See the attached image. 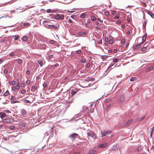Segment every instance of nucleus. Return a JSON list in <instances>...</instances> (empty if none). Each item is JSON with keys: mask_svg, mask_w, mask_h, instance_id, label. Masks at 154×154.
Returning a JSON list of instances; mask_svg holds the SVG:
<instances>
[{"mask_svg": "<svg viewBox=\"0 0 154 154\" xmlns=\"http://www.w3.org/2000/svg\"><path fill=\"white\" fill-rule=\"evenodd\" d=\"M87 134L88 136L90 137L94 140L97 138V136L95 133L91 130H88V131L87 132Z\"/></svg>", "mask_w": 154, "mask_h": 154, "instance_id": "nucleus-1", "label": "nucleus"}, {"mask_svg": "<svg viewBox=\"0 0 154 154\" xmlns=\"http://www.w3.org/2000/svg\"><path fill=\"white\" fill-rule=\"evenodd\" d=\"M111 133V132L110 130H104L103 131H101L100 137H103L106 135L110 134Z\"/></svg>", "mask_w": 154, "mask_h": 154, "instance_id": "nucleus-2", "label": "nucleus"}, {"mask_svg": "<svg viewBox=\"0 0 154 154\" xmlns=\"http://www.w3.org/2000/svg\"><path fill=\"white\" fill-rule=\"evenodd\" d=\"M14 121V120L12 118L6 119L3 120V122L8 124H10L13 122Z\"/></svg>", "mask_w": 154, "mask_h": 154, "instance_id": "nucleus-3", "label": "nucleus"}, {"mask_svg": "<svg viewBox=\"0 0 154 154\" xmlns=\"http://www.w3.org/2000/svg\"><path fill=\"white\" fill-rule=\"evenodd\" d=\"M55 18L57 20H63L64 18V16L63 14H57L55 16Z\"/></svg>", "mask_w": 154, "mask_h": 154, "instance_id": "nucleus-4", "label": "nucleus"}, {"mask_svg": "<svg viewBox=\"0 0 154 154\" xmlns=\"http://www.w3.org/2000/svg\"><path fill=\"white\" fill-rule=\"evenodd\" d=\"M109 146V143L100 144L97 146V148H104L108 146Z\"/></svg>", "mask_w": 154, "mask_h": 154, "instance_id": "nucleus-5", "label": "nucleus"}, {"mask_svg": "<svg viewBox=\"0 0 154 154\" xmlns=\"http://www.w3.org/2000/svg\"><path fill=\"white\" fill-rule=\"evenodd\" d=\"M79 90L77 88H74L71 90V94L72 96H73Z\"/></svg>", "mask_w": 154, "mask_h": 154, "instance_id": "nucleus-6", "label": "nucleus"}, {"mask_svg": "<svg viewBox=\"0 0 154 154\" xmlns=\"http://www.w3.org/2000/svg\"><path fill=\"white\" fill-rule=\"evenodd\" d=\"M78 136V134L74 133H73L72 134H70L69 135V137L70 138H71L72 139H75V137L76 136Z\"/></svg>", "mask_w": 154, "mask_h": 154, "instance_id": "nucleus-7", "label": "nucleus"}, {"mask_svg": "<svg viewBox=\"0 0 154 154\" xmlns=\"http://www.w3.org/2000/svg\"><path fill=\"white\" fill-rule=\"evenodd\" d=\"M147 37V34H146L144 35L142 37V42L140 43V44H142L143 43H144L146 40V38Z\"/></svg>", "mask_w": 154, "mask_h": 154, "instance_id": "nucleus-8", "label": "nucleus"}, {"mask_svg": "<svg viewBox=\"0 0 154 154\" xmlns=\"http://www.w3.org/2000/svg\"><path fill=\"white\" fill-rule=\"evenodd\" d=\"M49 29H57V26L54 25H49V26L48 27Z\"/></svg>", "mask_w": 154, "mask_h": 154, "instance_id": "nucleus-9", "label": "nucleus"}, {"mask_svg": "<svg viewBox=\"0 0 154 154\" xmlns=\"http://www.w3.org/2000/svg\"><path fill=\"white\" fill-rule=\"evenodd\" d=\"M141 47L140 44H138L136 45L135 46L133 47V49L134 50H137Z\"/></svg>", "mask_w": 154, "mask_h": 154, "instance_id": "nucleus-10", "label": "nucleus"}, {"mask_svg": "<svg viewBox=\"0 0 154 154\" xmlns=\"http://www.w3.org/2000/svg\"><path fill=\"white\" fill-rule=\"evenodd\" d=\"M133 121V120L132 119H130L128 121H127L125 125V126H127L129 125L130 124H131Z\"/></svg>", "mask_w": 154, "mask_h": 154, "instance_id": "nucleus-11", "label": "nucleus"}, {"mask_svg": "<svg viewBox=\"0 0 154 154\" xmlns=\"http://www.w3.org/2000/svg\"><path fill=\"white\" fill-rule=\"evenodd\" d=\"M20 113L22 115H25L26 114V112L25 109H22L20 110Z\"/></svg>", "mask_w": 154, "mask_h": 154, "instance_id": "nucleus-12", "label": "nucleus"}, {"mask_svg": "<svg viewBox=\"0 0 154 154\" xmlns=\"http://www.w3.org/2000/svg\"><path fill=\"white\" fill-rule=\"evenodd\" d=\"M37 89L36 86H32L31 88V91L32 92H35Z\"/></svg>", "mask_w": 154, "mask_h": 154, "instance_id": "nucleus-13", "label": "nucleus"}, {"mask_svg": "<svg viewBox=\"0 0 154 154\" xmlns=\"http://www.w3.org/2000/svg\"><path fill=\"white\" fill-rule=\"evenodd\" d=\"M6 116V115L5 113L2 112H0V117L2 119L5 117Z\"/></svg>", "mask_w": 154, "mask_h": 154, "instance_id": "nucleus-14", "label": "nucleus"}, {"mask_svg": "<svg viewBox=\"0 0 154 154\" xmlns=\"http://www.w3.org/2000/svg\"><path fill=\"white\" fill-rule=\"evenodd\" d=\"M147 22V21L146 20H145V21L143 23V28L144 29L145 28L146 23Z\"/></svg>", "mask_w": 154, "mask_h": 154, "instance_id": "nucleus-15", "label": "nucleus"}, {"mask_svg": "<svg viewBox=\"0 0 154 154\" xmlns=\"http://www.w3.org/2000/svg\"><path fill=\"white\" fill-rule=\"evenodd\" d=\"M147 13L151 16L152 18H154V15L153 13L150 11H149Z\"/></svg>", "mask_w": 154, "mask_h": 154, "instance_id": "nucleus-16", "label": "nucleus"}, {"mask_svg": "<svg viewBox=\"0 0 154 154\" xmlns=\"http://www.w3.org/2000/svg\"><path fill=\"white\" fill-rule=\"evenodd\" d=\"M13 38H14V40H17L19 38V36L18 35H16L12 36Z\"/></svg>", "mask_w": 154, "mask_h": 154, "instance_id": "nucleus-17", "label": "nucleus"}, {"mask_svg": "<svg viewBox=\"0 0 154 154\" xmlns=\"http://www.w3.org/2000/svg\"><path fill=\"white\" fill-rule=\"evenodd\" d=\"M38 63L40 64V66H42L43 65V61L42 60H39L38 61Z\"/></svg>", "mask_w": 154, "mask_h": 154, "instance_id": "nucleus-18", "label": "nucleus"}, {"mask_svg": "<svg viewBox=\"0 0 154 154\" xmlns=\"http://www.w3.org/2000/svg\"><path fill=\"white\" fill-rule=\"evenodd\" d=\"M46 12L48 13H54V11L53 10H51V9H48L46 11Z\"/></svg>", "mask_w": 154, "mask_h": 154, "instance_id": "nucleus-19", "label": "nucleus"}, {"mask_svg": "<svg viewBox=\"0 0 154 154\" xmlns=\"http://www.w3.org/2000/svg\"><path fill=\"white\" fill-rule=\"evenodd\" d=\"M95 152L96 151L94 150H91L89 151V154H93L95 153Z\"/></svg>", "mask_w": 154, "mask_h": 154, "instance_id": "nucleus-20", "label": "nucleus"}, {"mask_svg": "<svg viewBox=\"0 0 154 154\" xmlns=\"http://www.w3.org/2000/svg\"><path fill=\"white\" fill-rule=\"evenodd\" d=\"M51 23L50 21L49 20H44L43 22V23Z\"/></svg>", "mask_w": 154, "mask_h": 154, "instance_id": "nucleus-21", "label": "nucleus"}, {"mask_svg": "<svg viewBox=\"0 0 154 154\" xmlns=\"http://www.w3.org/2000/svg\"><path fill=\"white\" fill-rule=\"evenodd\" d=\"M136 78L135 77H132L130 79V81L131 82L134 81H136Z\"/></svg>", "mask_w": 154, "mask_h": 154, "instance_id": "nucleus-22", "label": "nucleus"}, {"mask_svg": "<svg viewBox=\"0 0 154 154\" xmlns=\"http://www.w3.org/2000/svg\"><path fill=\"white\" fill-rule=\"evenodd\" d=\"M9 94V92L8 91H6L3 94V95L4 96H7Z\"/></svg>", "mask_w": 154, "mask_h": 154, "instance_id": "nucleus-23", "label": "nucleus"}, {"mask_svg": "<svg viewBox=\"0 0 154 154\" xmlns=\"http://www.w3.org/2000/svg\"><path fill=\"white\" fill-rule=\"evenodd\" d=\"M86 62V58L83 59L81 61L82 63H85Z\"/></svg>", "mask_w": 154, "mask_h": 154, "instance_id": "nucleus-24", "label": "nucleus"}, {"mask_svg": "<svg viewBox=\"0 0 154 154\" xmlns=\"http://www.w3.org/2000/svg\"><path fill=\"white\" fill-rule=\"evenodd\" d=\"M91 19L92 21H94L96 19V18L95 17L92 16L91 17Z\"/></svg>", "mask_w": 154, "mask_h": 154, "instance_id": "nucleus-25", "label": "nucleus"}, {"mask_svg": "<svg viewBox=\"0 0 154 154\" xmlns=\"http://www.w3.org/2000/svg\"><path fill=\"white\" fill-rule=\"evenodd\" d=\"M119 60V59H118L117 58H115L114 59H113V62L114 63H116Z\"/></svg>", "mask_w": 154, "mask_h": 154, "instance_id": "nucleus-26", "label": "nucleus"}, {"mask_svg": "<svg viewBox=\"0 0 154 154\" xmlns=\"http://www.w3.org/2000/svg\"><path fill=\"white\" fill-rule=\"evenodd\" d=\"M22 40L26 41L27 40V38L26 36H24L22 38Z\"/></svg>", "mask_w": 154, "mask_h": 154, "instance_id": "nucleus-27", "label": "nucleus"}, {"mask_svg": "<svg viewBox=\"0 0 154 154\" xmlns=\"http://www.w3.org/2000/svg\"><path fill=\"white\" fill-rule=\"evenodd\" d=\"M147 50V48L146 47L143 48L141 49V51H143L145 52Z\"/></svg>", "mask_w": 154, "mask_h": 154, "instance_id": "nucleus-28", "label": "nucleus"}, {"mask_svg": "<svg viewBox=\"0 0 154 154\" xmlns=\"http://www.w3.org/2000/svg\"><path fill=\"white\" fill-rule=\"evenodd\" d=\"M111 99L110 98H108L105 100V102L106 103H108L110 102L111 101Z\"/></svg>", "mask_w": 154, "mask_h": 154, "instance_id": "nucleus-29", "label": "nucleus"}, {"mask_svg": "<svg viewBox=\"0 0 154 154\" xmlns=\"http://www.w3.org/2000/svg\"><path fill=\"white\" fill-rule=\"evenodd\" d=\"M85 14H84V13H83L82 14L80 15V17L82 18H84L85 17Z\"/></svg>", "mask_w": 154, "mask_h": 154, "instance_id": "nucleus-30", "label": "nucleus"}, {"mask_svg": "<svg viewBox=\"0 0 154 154\" xmlns=\"http://www.w3.org/2000/svg\"><path fill=\"white\" fill-rule=\"evenodd\" d=\"M15 127L14 126L11 125L9 126V129L11 130H13L14 129Z\"/></svg>", "mask_w": 154, "mask_h": 154, "instance_id": "nucleus-31", "label": "nucleus"}, {"mask_svg": "<svg viewBox=\"0 0 154 154\" xmlns=\"http://www.w3.org/2000/svg\"><path fill=\"white\" fill-rule=\"evenodd\" d=\"M23 61L22 60L20 59H18V63L19 64H21L22 63Z\"/></svg>", "mask_w": 154, "mask_h": 154, "instance_id": "nucleus-32", "label": "nucleus"}, {"mask_svg": "<svg viewBox=\"0 0 154 154\" xmlns=\"http://www.w3.org/2000/svg\"><path fill=\"white\" fill-rule=\"evenodd\" d=\"M19 101L17 100L16 101H11V103L12 104L14 103H19Z\"/></svg>", "mask_w": 154, "mask_h": 154, "instance_id": "nucleus-33", "label": "nucleus"}, {"mask_svg": "<svg viewBox=\"0 0 154 154\" xmlns=\"http://www.w3.org/2000/svg\"><path fill=\"white\" fill-rule=\"evenodd\" d=\"M9 54L10 56L12 57L14 56L15 55L14 53L13 52H11Z\"/></svg>", "mask_w": 154, "mask_h": 154, "instance_id": "nucleus-34", "label": "nucleus"}, {"mask_svg": "<svg viewBox=\"0 0 154 154\" xmlns=\"http://www.w3.org/2000/svg\"><path fill=\"white\" fill-rule=\"evenodd\" d=\"M44 25V26L46 28H48V27L49 26V25H48L47 24H46V23H44V24H43Z\"/></svg>", "mask_w": 154, "mask_h": 154, "instance_id": "nucleus-35", "label": "nucleus"}, {"mask_svg": "<svg viewBox=\"0 0 154 154\" xmlns=\"http://www.w3.org/2000/svg\"><path fill=\"white\" fill-rule=\"evenodd\" d=\"M111 106V105L110 104H109L106 107V110H108L109 109V108Z\"/></svg>", "mask_w": 154, "mask_h": 154, "instance_id": "nucleus-36", "label": "nucleus"}, {"mask_svg": "<svg viewBox=\"0 0 154 154\" xmlns=\"http://www.w3.org/2000/svg\"><path fill=\"white\" fill-rule=\"evenodd\" d=\"M25 126V124H20L19 125L20 127H24V126Z\"/></svg>", "mask_w": 154, "mask_h": 154, "instance_id": "nucleus-37", "label": "nucleus"}, {"mask_svg": "<svg viewBox=\"0 0 154 154\" xmlns=\"http://www.w3.org/2000/svg\"><path fill=\"white\" fill-rule=\"evenodd\" d=\"M122 22L120 20H118L116 22V23L117 24H120Z\"/></svg>", "mask_w": 154, "mask_h": 154, "instance_id": "nucleus-38", "label": "nucleus"}, {"mask_svg": "<svg viewBox=\"0 0 154 154\" xmlns=\"http://www.w3.org/2000/svg\"><path fill=\"white\" fill-rule=\"evenodd\" d=\"M142 149V148L140 147H139L137 149V150L138 151H140Z\"/></svg>", "mask_w": 154, "mask_h": 154, "instance_id": "nucleus-39", "label": "nucleus"}, {"mask_svg": "<svg viewBox=\"0 0 154 154\" xmlns=\"http://www.w3.org/2000/svg\"><path fill=\"white\" fill-rule=\"evenodd\" d=\"M97 20L101 23H102L103 22V20H100V19L99 18H98Z\"/></svg>", "mask_w": 154, "mask_h": 154, "instance_id": "nucleus-40", "label": "nucleus"}, {"mask_svg": "<svg viewBox=\"0 0 154 154\" xmlns=\"http://www.w3.org/2000/svg\"><path fill=\"white\" fill-rule=\"evenodd\" d=\"M107 57V55H103L102 56V59H104L106 58Z\"/></svg>", "mask_w": 154, "mask_h": 154, "instance_id": "nucleus-41", "label": "nucleus"}, {"mask_svg": "<svg viewBox=\"0 0 154 154\" xmlns=\"http://www.w3.org/2000/svg\"><path fill=\"white\" fill-rule=\"evenodd\" d=\"M26 93V91L24 90H22L21 91V93L22 94H24Z\"/></svg>", "mask_w": 154, "mask_h": 154, "instance_id": "nucleus-42", "label": "nucleus"}, {"mask_svg": "<svg viewBox=\"0 0 154 154\" xmlns=\"http://www.w3.org/2000/svg\"><path fill=\"white\" fill-rule=\"evenodd\" d=\"M30 83V81L29 80H27L26 82V84L28 85Z\"/></svg>", "mask_w": 154, "mask_h": 154, "instance_id": "nucleus-43", "label": "nucleus"}, {"mask_svg": "<svg viewBox=\"0 0 154 154\" xmlns=\"http://www.w3.org/2000/svg\"><path fill=\"white\" fill-rule=\"evenodd\" d=\"M16 89L17 90H18L20 88V86L19 85H17L16 86Z\"/></svg>", "mask_w": 154, "mask_h": 154, "instance_id": "nucleus-44", "label": "nucleus"}, {"mask_svg": "<svg viewBox=\"0 0 154 154\" xmlns=\"http://www.w3.org/2000/svg\"><path fill=\"white\" fill-rule=\"evenodd\" d=\"M105 14L106 16H108L109 14V13L108 11H106L105 12Z\"/></svg>", "mask_w": 154, "mask_h": 154, "instance_id": "nucleus-45", "label": "nucleus"}, {"mask_svg": "<svg viewBox=\"0 0 154 154\" xmlns=\"http://www.w3.org/2000/svg\"><path fill=\"white\" fill-rule=\"evenodd\" d=\"M43 87H44L46 88V86H47V84H46V83H44L43 84Z\"/></svg>", "mask_w": 154, "mask_h": 154, "instance_id": "nucleus-46", "label": "nucleus"}, {"mask_svg": "<svg viewBox=\"0 0 154 154\" xmlns=\"http://www.w3.org/2000/svg\"><path fill=\"white\" fill-rule=\"evenodd\" d=\"M154 129V127H153L152 128H151L150 129V130L151 131V132H153V130Z\"/></svg>", "mask_w": 154, "mask_h": 154, "instance_id": "nucleus-47", "label": "nucleus"}, {"mask_svg": "<svg viewBox=\"0 0 154 154\" xmlns=\"http://www.w3.org/2000/svg\"><path fill=\"white\" fill-rule=\"evenodd\" d=\"M54 41L53 40H51L50 41V43L51 44H53L54 43Z\"/></svg>", "mask_w": 154, "mask_h": 154, "instance_id": "nucleus-48", "label": "nucleus"}, {"mask_svg": "<svg viewBox=\"0 0 154 154\" xmlns=\"http://www.w3.org/2000/svg\"><path fill=\"white\" fill-rule=\"evenodd\" d=\"M81 52V51L80 50H78L76 51V53L77 54H80Z\"/></svg>", "mask_w": 154, "mask_h": 154, "instance_id": "nucleus-49", "label": "nucleus"}, {"mask_svg": "<svg viewBox=\"0 0 154 154\" xmlns=\"http://www.w3.org/2000/svg\"><path fill=\"white\" fill-rule=\"evenodd\" d=\"M29 24L28 23H25L23 24V25L25 26H27Z\"/></svg>", "mask_w": 154, "mask_h": 154, "instance_id": "nucleus-50", "label": "nucleus"}, {"mask_svg": "<svg viewBox=\"0 0 154 154\" xmlns=\"http://www.w3.org/2000/svg\"><path fill=\"white\" fill-rule=\"evenodd\" d=\"M119 15H116L115 17V18L116 19H118L119 18Z\"/></svg>", "mask_w": 154, "mask_h": 154, "instance_id": "nucleus-51", "label": "nucleus"}, {"mask_svg": "<svg viewBox=\"0 0 154 154\" xmlns=\"http://www.w3.org/2000/svg\"><path fill=\"white\" fill-rule=\"evenodd\" d=\"M3 139L0 138V145L2 143L3 141Z\"/></svg>", "mask_w": 154, "mask_h": 154, "instance_id": "nucleus-52", "label": "nucleus"}, {"mask_svg": "<svg viewBox=\"0 0 154 154\" xmlns=\"http://www.w3.org/2000/svg\"><path fill=\"white\" fill-rule=\"evenodd\" d=\"M105 41L106 42H108L109 41V39L108 38H106L105 39Z\"/></svg>", "mask_w": 154, "mask_h": 154, "instance_id": "nucleus-53", "label": "nucleus"}, {"mask_svg": "<svg viewBox=\"0 0 154 154\" xmlns=\"http://www.w3.org/2000/svg\"><path fill=\"white\" fill-rule=\"evenodd\" d=\"M53 55H50L49 56V58L50 59H51L53 58Z\"/></svg>", "mask_w": 154, "mask_h": 154, "instance_id": "nucleus-54", "label": "nucleus"}, {"mask_svg": "<svg viewBox=\"0 0 154 154\" xmlns=\"http://www.w3.org/2000/svg\"><path fill=\"white\" fill-rule=\"evenodd\" d=\"M8 71L6 69L4 71V72L5 74H7L8 73Z\"/></svg>", "mask_w": 154, "mask_h": 154, "instance_id": "nucleus-55", "label": "nucleus"}, {"mask_svg": "<svg viewBox=\"0 0 154 154\" xmlns=\"http://www.w3.org/2000/svg\"><path fill=\"white\" fill-rule=\"evenodd\" d=\"M125 40L124 39H122V44H124L125 43Z\"/></svg>", "mask_w": 154, "mask_h": 154, "instance_id": "nucleus-56", "label": "nucleus"}, {"mask_svg": "<svg viewBox=\"0 0 154 154\" xmlns=\"http://www.w3.org/2000/svg\"><path fill=\"white\" fill-rule=\"evenodd\" d=\"M78 35H80V36H81L82 35V32H79V33H78Z\"/></svg>", "mask_w": 154, "mask_h": 154, "instance_id": "nucleus-57", "label": "nucleus"}, {"mask_svg": "<svg viewBox=\"0 0 154 154\" xmlns=\"http://www.w3.org/2000/svg\"><path fill=\"white\" fill-rule=\"evenodd\" d=\"M116 13V12L115 11H112V14L113 15H114Z\"/></svg>", "mask_w": 154, "mask_h": 154, "instance_id": "nucleus-58", "label": "nucleus"}, {"mask_svg": "<svg viewBox=\"0 0 154 154\" xmlns=\"http://www.w3.org/2000/svg\"><path fill=\"white\" fill-rule=\"evenodd\" d=\"M5 112L7 113H10L11 112L9 110H5Z\"/></svg>", "mask_w": 154, "mask_h": 154, "instance_id": "nucleus-59", "label": "nucleus"}, {"mask_svg": "<svg viewBox=\"0 0 154 154\" xmlns=\"http://www.w3.org/2000/svg\"><path fill=\"white\" fill-rule=\"evenodd\" d=\"M16 82L15 81H13L12 82V85H15V84Z\"/></svg>", "mask_w": 154, "mask_h": 154, "instance_id": "nucleus-60", "label": "nucleus"}, {"mask_svg": "<svg viewBox=\"0 0 154 154\" xmlns=\"http://www.w3.org/2000/svg\"><path fill=\"white\" fill-rule=\"evenodd\" d=\"M30 71L29 70H27L26 72V73L27 75L29 74V73H30Z\"/></svg>", "mask_w": 154, "mask_h": 154, "instance_id": "nucleus-61", "label": "nucleus"}, {"mask_svg": "<svg viewBox=\"0 0 154 154\" xmlns=\"http://www.w3.org/2000/svg\"><path fill=\"white\" fill-rule=\"evenodd\" d=\"M12 90L14 91L16 89V88L14 87H12Z\"/></svg>", "mask_w": 154, "mask_h": 154, "instance_id": "nucleus-62", "label": "nucleus"}, {"mask_svg": "<svg viewBox=\"0 0 154 154\" xmlns=\"http://www.w3.org/2000/svg\"><path fill=\"white\" fill-rule=\"evenodd\" d=\"M90 66V64L89 63H88L87 65H86V66L87 67H89Z\"/></svg>", "mask_w": 154, "mask_h": 154, "instance_id": "nucleus-63", "label": "nucleus"}, {"mask_svg": "<svg viewBox=\"0 0 154 154\" xmlns=\"http://www.w3.org/2000/svg\"><path fill=\"white\" fill-rule=\"evenodd\" d=\"M115 64H112V63H111L110 65H109V67H112V66H113Z\"/></svg>", "mask_w": 154, "mask_h": 154, "instance_id": "nucleus-64", "label": "nucleus"}]
</instances>
